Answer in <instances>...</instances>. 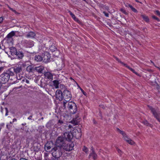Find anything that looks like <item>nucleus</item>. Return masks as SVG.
Here are the masks:
<instances>
[{"label":"nucleus","mask_w":160,"mask_h":160,"mask_svg":"<svg viewBox=\"0 0 160 160\" xmlns=\"http://www.w3.org/2000/svg\"><path fill=\"white\" fill-rule=\"evenodd\" d=\"M44 75L46 78L49 80H52L53 78V75L50 72H47L44 73Z\"/></svg>","instance_id":"nucleus-15"},{"label":"nucleus","mask_w":160,"mask_h":160,"mask_svg":"<svg viewBox=\"0 0 160 160\" xmlns=\"http://www.w3.org/2000/svg\"><path fill=\"white\" fill-rule=\"evenodd\" d=\"M117 149L118 153L120 154H121V153H122V151L121 150L119 149L118 148H117Z\"/></svg>","instance_id":"nucleus-50"},{"label":"nucleus","mask_w":160,"mask_h":160,"mask_svg":"<svg viewBox=\"0 0 160 160\" xmlns=\"http://www.w3.org/2000/svg\"><path fill=\"white\" fill-rule=\"evenodd\" d=\"M105 6L106 7V8L107 9H108V7H106V6Z\"/></svg>","instance_id":"nucleus-62"},{"label":"nucleus","mask_w":160,"mask_h":160,"mask_svg":"<svg viewBox=\"0 0 160 160\" xmlns=\"http://www.w3.org/2000/svg\"><path fill=\"white\" fill-rule=\"evenodd\" d=\"M67 103H68V102L66 101V100L63 101V102L62 103V107L64 109H66L67 107V106H68Z\"/></svg>","instance_id":"nucleus-30"},{"label":"nucleus","mask_w":160,"mask_h":160,"mask_svg":"<svg viewBox=\"0 0 160 160\" xmlns=\"http://www.w3.org/2000/svg\"><path fill=\"white\" fill-rule=\"evenodd\" d=\"M44 67L42 65L38 67H35V71L39 73H42L43 70H44Z\"/></svg>","instance_id":"nucleus-14"},{"label":"nucleus","mask_w":160,"mask_h":160,"mask_svg":"<svg viewBox=\"0 0 160 160\" xmlns=\"http://www.w3.org/2000/svg\"><path fill=\"white\" fill-rule=\"evenodd\" d=\"M80 90L82 91V92L83 93V94L85 95V92H84V91L81 88H80Z\"/></svg>","instance_id":"nucleus-56"},{"label":"nucleus","mask_w":160,"mask_h":160,"mask_svg":"<svg viewBox=\"0 0 160 160\" xmlns=\"http://www.w3.org/2000/svg\"><path fill=\"white\" fill-rule=\"evenodd\" d=\"M71 17H72V18L76 21H77L78 22V19L76 18L75 16V15H72V16H71Z\"/></svg>","instance_id":"nucleus-40"},{"label":"nucleus","mask_w":160,"mask_h":160,"mask_svg":"<svg viewBox=\"0 0 160 160\" xmlns=\"http://www.w3.org/2000/svg\"><path fill=\"white\" fill-rule=\"evenodd\" d=\"M73 145L72 144H67L64 143L61 148H62L63 149L67 151H70L73 149Z\"/></svg>","instance_id":"nucleus-8"},{"label":"nucleus","mask_w":160,"mask_h":160,"mask_svg":"<svg viewBox=\"0 0 160 160\" xmlns=\"http://www.w3.org/2000/svg\"><path fill=\"white\" fill-rule=\"evenodd\" d=\"M64 138L62 136L58 137L56 141V147L61 148V147L64 143Z\"/></svg>","instance_id":"nucleus-6"},{"label":"nucleus","mask_w":160,"mask_h":160,"mask_svg":"<svg viewBox=\"0 0 160 160\" xmlns=\"http://www.w3.org/2000/svg\"><path fill=\"white\" fill-rule=\"evenodd\" d=\"M120 11L126 15L128 14V13L123 8H121L120 9Z\"/></svg>","instance_id":"nucleus-39"},{"label":"nucleus","mask_w":160,"mask_h":160,"mask_svg":"<svg viewBox=\"0 0 160 160\" xmlns=\"http://www.w3.org/2000/svg\"><path fill=\"white\" fill-rule=\"evenodd\" d=\"M149 108L151 111L153 116L160 122V112L157 108H154L151 106H149Z\"/></svg>","instance_id":"nucleus-3"},{"label":"nucleus","mask_w":160,"mask_h":160,"mask_svg":"<svg viewBox=\"0 0 160 160\" xmlns=\"http://www.w3.org/2000/svg\"><path fill=\"white\" fill-rule=\"evenodd\" d=\"M117 130L122 135L124 139L126 141H127V140H128L130 139L128 137V136L126 135V134L124 132L121 131L119 128H118Z\"/></svg>","instance_id":"nucleus-19"},{"label":"nucleus","mask_w":160,"mask_h":160,"mask_svg":"<svg viewBox=\"0 0 160 160\" xmlns=\"http://www.w3.org/2000/svg\"><path fill=\"white\" fill-rule=\"evenodd\" d=\"M25 82L26 83H27L28 84L29 83V81L27 79H26Z\"/></svg>","instance_id":"nucleus-57"},{"label":"nucleus","mask_w":160,"mask_h":160,"mask_svg":"<svg viewBox=\"0 0 160 160\" xmlns=\"http://www.w3.org/2000/svg\"><path fill=\"white\" fill-rule=\"evenodd\" d=\"M127 7H129L131 9L133 7L130 4H128L127 6Z\"/></svg>","instance_id":"nucleus-53"},{"label":"nucleus","mask_w":160,"mask_h":160,"mask_svg":"<svg viewBox=\"0 0 160 160\" xmlns=\"http://www.w3.org/2000/svg\"><path fill=\"white\" fill-rule=\"evenodd\" d=\"M59 88L61 89H64L65 88V86L63 84H60L59 86Z\"/></svg>","instance_id":"nucleus-41"},{"label":"nucleus","mask_w":160,"mask_h":160,"mask_svg":"<svg viewBox=\"0 0 160 160\" xmlns=\"http://www.w3.org/2000/svg\"><path fill=\"white\" fill-rule=\"evenodd\" d=\"M9 50L12 56L15 55L17 53V52L18 51H17V49L15 47H10L9 48Z\"/></svg>","instance_id":"nucleus-18"},{"label":"nucleus","mask_w":160,"mask_h":160,"mask_svg":"<svg viewBox=\"0 0 160 160\" xmlns=\"http://www.w3.org/2000/svg\"><path fill=\"white\" fill-rule=\"evenodd\" d=\"M22 43L27 48H31L34 46V42L31 40L28 41L24 40L22 41Z\"/></svg>","instance_id":"nucleus-7"},{"label":"nucleus","mask_w":160,"mask_h":160,"mask_svg":"<svg viewBox=\"0 0 160 160\" xmlns=\"http://www.w3.org/2000/svg\"><path fill=\"white\" fill-rule=\"evenodd\" d=\"M22 75L21 73H19L18 75H16V78L18 80H21L22 78H23Z\"/></svg>","instance_id":"nucleus-32"},{"label":"nucleus","mask_w":160,"mask_h":160,"mask_svg":"<svg viewBox=\"0 0 160 160\" xmlns=\"http://www.w3.org/2000/svg\"><path fill=\"white\" fill-rule=\"evenodd\" d=\"M26 70L29 73L33 72L35 71V67L32 65H29L26 68Z\"/></svg>","instance_id":"nucleus-17"},{"label":"nucleus","mask_w":160,"mask_h":160,"mask_svg":"<svg viewBox=\"0 0 160 160\" xmlns=\"http://www.w3.org/2000/svg\"><path fill=\"white\" fill-rule=\"evenodd\" d=\"M152 18L153 19H155V20H157L158 21H159V19L156 16H154V15H152Z\"/></svg>","instance_id":"nucleus-42"},{"label":"nucleus","mask_w":160,"mask_h":160,"mask_svg":"<svg viewBox=\"0 0 160 160\" xmlns=\"http://www.w3.org/2000/svg\"><path fill=\"white\" fill-rule=\"evenodd\" d=\"M142 123L145 125L150 127H152V125L149 123L147 121V120H144L142 121Z\"/></svg>","instance_id":"nucleus-29"},{"label":"nucleus","mask_w":160,"mask_h":160,"mask_svg":"<svg viewBox=\"0 0 160 160\" xmlns=\"http://www.w3.org/2000/svg\"><path fill=\"white\" fill-rule=\"evenodd\" d=\"M124 66L125 67L127 68H128L129 70H130V71H132L133 72L135 73L136 75H138V76L139 75L134 70V69H132V68H130L129 66H128V65H127L126 64H124Z\"/></svg>","instance_id":"nucleus-25"},{"label":"nucleus","mask_w":160,"mask_h":160,"mask_svg":"<svg viewBox=\"0 0 160 160\" xmlns=\"http://www.w3.org/2000/svg\"><path fill=\"white\" fill-rule=\"evenodd\" d=\"M53 85L56 88H59V84L60 83L59 81L57 80H54L52 81Z\"/></svg>","instance_id":"nucleus-22"},{"label":"nucleus","mask_w":160,"mask_h":160,"mask_svg":"<svg viewBox=\"0 0 160 160\" xmlns=\"http://www.w3.org/2000/svg\"><path fill=\"white\" fill-rule=\"evenodd\" d=\"M62 128H64L65 130H63V131H67L71 132L73 128L72 126L71 125H68V124L65 125H63Z\"/></svg>","instance_id":"nucleus-13"},{"label":"nucleus","mask_w":160,"mask_h":160,"mask_svg":"<svg viewBox=\"0 0 160 160\" xmlns=\"http://www.w3.org/2000/svg\"><path fill=\"white\" fill-rule=\"evenodd\" d=\"M7 6L8 7L11 11H12V12H14L15 14H19V13L16 10H14L13 8H10L9 6L7 4Z\"/></svg>","instance_id":"nucleus-33"},{"label":"nucleus","mask_w":160,"mask_h":160,"mask_svg":"<svg viewBox=\"0 0 160 160\" xmlns=\"http://www.w3.org/2000/svg\"><path fill=\"white\" fill-rule=\"evenodd\" d=\"M100 107L102 108H104V107L102 105H100Z\"/></svg>","instance_id":"nucleus-60"},{"label":"nucleus","mask_w":160,"mask_h":160,"mask_svg":"<svg viewBox=\"0 0 160 160\" xmlns=\"http://www.w3.org/2000/svg\"><path fill=\"white\" fill-rule=\"evenodd\" d=\"M91 150L92 152L90 153L89 155L88 158L89 159H90L92 158L94 160H96L97 158V155L95 152L92 147Z\"/></svg>","instance_id":"nucleus-10"},{"label":"nucleus","mask_w":160,"mask_h":160,"mask_svg":"<svg viewBox=\"0 0 160 160\" xmlns=\"http://www.w3.org/2000/svg\"><path fill=\"white\" fill-rule=\"evenodd\" d=\"M68 108L71 113L74 114L77 111V107L76 104L73 102H68Z\"/></svg>","instance_id":"nucleus-4"},{"label":"nucleus","mask_w":160,"mask_h":160,"mask_svg":"<svg viewBox=\"0 0 160 160\" xmlns=\"http://www.w3.org/2000/svg\"><path fill=\"white\" fill-rule=\"evenodd\" d=\"M22 80L21 81V82L23 83L24 82H25L26 79H25L24 78H22Z\"/></svg>","instance_id":"nucleus-55"},{"label":"nucleus","mask_w":160,"mask_h":160,"mask_svg":"<svg viewBox=\"0 0 160 160\" xmlns=\"http://www.w3.org/2000/svg\"><path fill=\"white\" fill-rule=\"evenodd\" d=\"M155 13L157 15H158L160 17V12L159 11L157 10V11H155Z\"/></svg>","instance_id":"nucleus-44"},{"label":"nucleus","mask_w":160,"mask_h":160,"mask_svg":"<svg viewBox=\"0 0 160 160\" xmlns=\"http://www.w3.org/2000/svg\"><path fill=\"white\" fill-rule=\"evenodd\" d=\"M136 2H139L138 1V0H137Z\"/></svg>","instance_id":"nucleus-63"},{"label":"nucleus","mask_w":160,"mask_h":160,"mask_svg":"<svg viewBox=\"0 0 160 160\" xmlns=\"http://www.w3.org/2000/svg\"><path fill=\"white\" fill-rule=\"evenodd\" d=\"M64 138L67 141H70L73 137V135L71 132H66L63 134Z\"/></svg>","instance_id":"nucleus-9"},{"label":"nucleus","mask_w":160,"mask_h":160,"mask_svg":"<svg viewBox=\"0 0 160 160\" xmlns=\"http://www.w3.org/2000/svg\"><path fill=\"white\" fill-rule=\"evenodd\" d=\"M13 68V70L16 73V75H18V74L22 72V68L20 66H16L14 67Z\"/></svg>","instance_id":"nucleus-11"},{"label":"nucleus","mask_w":160,"mask_h":160,"mask_svg":"<svg viewBox=\"0 0 160 160\" xmlns=\"http://www.w3.org/2000/svg\"><path fill=\"white\" fill-rule=\"evenodd\" d=\"M115 59L119 62L121 63L122 65L124 66V64H125V63H124L123 62H122L118 58L116 57H115Z\"/></svg>","instance_id":"nucleus-36"},{"label":"nucleus","mask_w":160,"mask_h":160,"mask_svg":"<svg viewBox=\"0 0 160 160\" xmlns=\"http://www.w3.org/2000/svg\"><path fill=\"white\" fill-rule=\"evenodd\" d=\"M61 91L60 90H57L56 93V97L57 99L59 101L62 100V96Z\"/></svg>","instance_id":"nucleus-12"},{"label":"nucleus","mask_w":160,"mask_h":160,"mask_svg":"<svg viewBox=\"0 0 160 160\" xmlns=\"http://www.w3.org/2000/svg\"><path fill=\"white\" fill-rule=\"evenodd\" d=\"M34 60L37 62H40L42 61V58L40 55H36L34 57Z\"/></svg>","instance_id":"nucleus-24"},{"label":"nucleus","mask_w":160,"mask_h":160,"mask_svg":"<svg viewBox=\"0 0 160 160\" xmlns=\"http://www.w3.org/2000/svg\"><path fill=\"white\" fill-rule=\"evenodd\" d=\"M141 16L142 18L144 20L147 22H149V20L148 17L145 15H141Z\"/></svg>","instance_id":"nucleus-27"},{"label":"nucleus","mask_w":160,"mask_h":160,"mask_svg":"<svg viewBox=\"0 0 160 160\" xmlns=\"http://www.w3.org/2000/svg\"><path fill=\"white\" fill-rule=\"evenodd\" d=\"M76 133L75 136L77 138H81L82 136L81 130L79 129V130H77V132H75Z\"/></svg>","instance_id":"nucleus-23"},{"label":"nucleus","mask_w":160,"mask_h":160,"mask_svg":"<svg viewBox=\"0 0 160 160\" xmlns=\"http://www.w3.org/2000/svg\"><path fill=\"white\" fill-rule=\"evenodd\" d=\"M73 122V121H71V122Z\"/></svg>","instance_id":"nucleus-64"},{"label":"nucleus","mask_w":160,"mask_h":160,"mask_svg":"<svg viewBox=\"0 0 160 160\" xmlns=\"http://www.w3.org/2000/svg\"><path fill=\"white\" fill-rule=\"evenodd\" d=\"M51 145L50 143L48 142L46 143L45 146V149L47 152L51 148Z\"/></svg>","instance_id":"nucleus-21"},{"label":"nucleus","mask_w":160,"mask_h":160,"mask_svg":"<svg viewBox=\"0 0 160 160\" xmlns=\"http://www.w3.org/2000/svg\"><path fill=\"white\" fill-rule=\"evenodd\" d=\"M82 150L86 153H87L88 151V148L85 146L83 147Z\"/></svg>","instance_id":"nucleus-35"},{"label":"nucleus","mask_w":160,"mask_h":160,"mask_svg":"<svg viewBox=\"0 0 160 160\" xmlns=\"http://www.w3.org/2000/svg\"><path fill=\"white\" fill-rule=\"evenodd\" d=\"M52 46L51 47H50V49L51 50L52 52H53L56 49V47H54L53 48V49H52Z\"/></svg>","instance_id":"nucleus-47"},{"label":"nucleus","mask_w":160,"mask_h":160,"mask_svg":"<svg viewBox=\"0 0 160 160\" xmlns=\"http://www.w3.org/2000/svg\"><path fill=\"white\" fill-rule=\"evenodd\" d=\"M51 152L52 156L58 158H61V156L62 155L61 148L55 147L52 149Z\"/></svg>","instance_id":"nucleus-2"},{"label":"nucleus","mask_w":160,"mask_h":160,"mask_svg":"<svg viewBox=\"0 0 160 160\" xmlns=\"http://www.w3.org/2000/svg\"><path fill=\"white\" fill-rule=\"evenodd\" d=\"M32 116H30L28 118V119L29 120H31L32 119Z\"/></svg>","instance_id":"nucleus-58"},{"label":"nucleus","mask_w":160,"mask_h":160,"mask_svg":"<svg viewBox=\"0 0 160 160\" xmlns=\"http://www.w3.org/2000/svg\"><path fill=\"white\" fill-rule=\"evenodd\" d=\"M61 159L62 160H67V158L64 156H61Z\"/></svg>","instance_id":"nucleus-45"},{"label":"nucleus","mask_w":160,"mask_h":160,"mask_svg":"<svg viewBox=\"0 0 160 160\" xmlns=\"http://www.w3.org/2000/svg\"><path fill=\"white\" fill-rule=\"evenodd\" d=\"M16 32V31H12L8 34L7 36V37L8 38H10L12 37L13 36L15 35V34Z\"/></svg>","instance_id":"nucleus-26"},{"label":"nucleus","mask_w":160,"mask_h":160,"mask_svg":"<svg viewBox=\"0 0 160 160\" xmlns=\"http://www.w3.org/2000/svg\"><path fill=\"white\" fill-rule=\"evenodd\" d=\"M126 142L129 144L132 145L134 144V142L131 139H129V140H127V141Z\"/></svg>","instance_id":"nucleus-34"},{"label":"nucleus","mask_w":160,"mask_h":160,"mask_svg":"<svg viewBox=\"0 0 160 160\" xmlns=\"http://www.w3.org/2000/svg\"><path fill=\"white\" fill-rule=\"evenodd\" d=\"M131 10H132V11L133 12H135L137 13V12H138L137 10L135 8H134L133 7L131 9Z\"/></svg>","instance_id":"nucleus-46"},{"label":"nucleus","mask_w":160,"mask_h":160,"mask_svg":"<svg viewBox=\"0 0 160 160\" xmlns=\"http://www.w3.org/2000/svg\"><path fill=\"white\" fill-rule=\"evenodd\" d=\"M151 62L154 65V66L156 67L157 68H158L160 71V67H157L156 66H155L154 64V63L152 62V61H151Z\"/></svg>","instance_id":"nucleus-52"},{"label":"nucleus","mask_w":160,"mask_h":160,"mask_svg":"<svg viewBox=\"0 0 160 160\" xmlns=\"http://www.w3.org/2000/svg\"><path fill=\"white\" fill-rule=\"evenodd\" d=\"M36 36V34L34 32H30L26 35V37L28 38H35Z\"/></svg>","instance_id":"nucleus-16"},{"label":"nucleus","mask_w":160,"mask_h":160,"mask_svg":"<svg viewBox=\"0 0 160 160\" xmlns=\"http://www.w3.org/2000/svg\"><path fill=\"white\" fill-rule=\"evenodd\" d=\"M22 86H21L19 87H16L15 88H14L12 90L10 91V93H11L12 94H14L16 92V90L18 89H19L21 88L22 87Z\"/></svg>","instance_id":"nucleus-28"},{"label":"nucleus","mask_w":160,"mask_h":160,"mask_svg":"<svg viewBox=\"0 0 160 160\" xmlns=\"http://www.w3.org/2000/svg\"><path fill=\"white\" fill-rule=\"evenodd\" d=\"M17 121V119L14 118L13 119V122H14V121Z\"/></svg>","instance_id":"nucleus-61"},{"label":"nucleus","mask_w":160,"mask_h":160,"mask_svg":"<svg viewBox=\"0 0 160 160\" xmlns=\"http://www.w3.org/2000/svg\"><path fill=\"white\" fill-rule=\"evenodd\" d=\"M3 109H4V110H5L6 112L5 115L7 116L8 115V108H4L3 109L2 108V107H1V111L2 113H3Z\"/></svg>","instance_id":"nucleus-31"},{"label":"nucleus","mask_w":160,"mask_h":160,"mask_svg":"<svg viewBox=\"0 0 160 160\" xmlns=\"http://www.w3.org/2000/svg\"><path fill=\"white\" fill-rule=\"evenodd\" d=\"M63 124V121L60 120H58V122L57 123V124L58 126H60Z\"/></svg>","instance_id":"nucleus-37"},{"label":"nucleus","mask_w":160,"mask_h":160,"mask_svg":"<svg viewBox=\"0 0 160 160\" xmlns=\"http://www.w3.org/2000/svg\"><path fill=\"white\" fill-rule=\"evenodd\" d=\"M103 13L106 17H109V14L107 13L106 12L103 11Z\"/></svg>","instance_id":"nucleus-48"},{"label":"nucleus","mask_w":160,"mask_h":160,"mask_svg":"<svg viewBox=\"0 0 160 160\" xmlns=\"http://www.w3.org/2000/svg\"><path fill=\"white\" fill-rule=\"evenodd\" d=\"M20 160H28L27 159L24 158H21L20 159Z\"/></svg>","instance_id":"nucleus-59"},{"label":"nucleus","mask_w":160,"mask_h":160,"mask_svg":"<svg viewBox=\"0 0 160 160\" xmlns=\"http://www.w3.org/2000/svg\"><path fill=\"white\" fill-rule=\"evenodd\" d=\"M78 117H77L76 118H74L73 119V121H74V122H75V125L77 124V123L78 122L77 121V120H78Z\"/></svg>","instance_id":"nucleus-43"},{"label":"nucleus","mask_w":160,"mask_h":160,"mask_svg":"<svg viewBox=\"0 0 160 160\" xmlns=\"http://www.w3.org/2000/svg\"><path fill=\"white\" fill-rule=\"evenodd\" d=\"M52 160H62L61 159V158H58L55 157H52Z\"/></svg>","instance_id":"nucleus-38"},{"label":"nucleus","mask_w":160,"mask_h":160,"mask_svg":"<svg viewBox=\"0 0 160 160\" xmlns=\"http://www.w3.org/2000/svg\"><path fill=\"white\" fill-rule=\"evenodd\" d=\"M4 67H0V73H1L4 69Z\"/></svg>","instance_id":"nucleus-51"},{"label":"nucleus","mask_w":160,"mask_h":160,"mask_svg":"<svg viewBox=\"0 0 160 160\" xmlns=\"http://www.w3.org/2000/svg\"><path fill=\"white\" fill-rule=\"evenodd\" d=\"M62 99H63L66 101L68 102L72 98V94L70 92L67 90H65L62 93Z\"/></svg>","instance_id":"nucleus-5"},{"label":"nucleus","mask_w":160,"mask_h":160,"mask_svg":"<svg viewBox=\"0 0 160 160\" xmlns=\"http://www.w3.org/2000/svg\"><path fill=\"white\" fill-rule=\"evenodd\" d=\"M68 12H69L70 15L71 16H72V15H74V14L70 11H69Z\"/></svg>","instance_id":"nucleus-54"},{"label":"nucleus","mask_w":160,"mask_h":160,"mask_svg":"<svg viewBox=\"0 0 160 160\" xmlns=\"http://www.w3.org/2000/svg\"><path fill=\"white\" fill-rule=\"evenodd\" d=\"M15 55L19 59H22L24 56V53L22 51H18Z\"/></svg>","instance_id":"nucleus-20"},{"label":"nucleus","mask_w":160,"mask_h":160,"mask_svg":"<svg viewBox=\"0 0 160 160\" xmlns=\"http://www.w3.org/2000/svg\"><path fill=\"white\" fill-rule=\"evenodd\" d=\"M3 20V18L2 17H0V23H2Z\"/></svg>","instance_id":"nucleus-49"},{"label":"nucleus","mask_w":160,"mask_h":160,"mask_svg":"<svg viewBox=\"0 0 160 160\" xmlns=\"http://www.w3.org/2000/svg\"><path fill=\"white\" fill-rule=\"evenodd\" d=\"M14 75V72L11 70L4 72L0 75V81L2 84L6 83L8 81L10 77Z\"/></svg>","instance_id":"nucleus-1"}]
</instances>
